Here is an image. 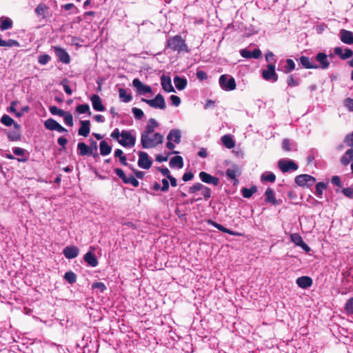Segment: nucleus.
Masks as SVG:
<instances>
[{
	"mask_svg": "<svg viewBox=\"0 0 353 353\" xmlns=\"http://www.w3.org/2000/svg\"><path fill=\"white\" fill-rule=\"evenodd\" d=\"M345 310L349 313L353 314V298H350L347 300V301L345 303Z\"/></svg>",
	"mask_w": 353,
	"mask_h": 353,
	"instance_id": "4d7b16f0",
	"label": "nucleus"
},
{
	"mask_svg": "<svg viewBox=\"0 0 353 353\" xmlns=\"http://www.w3.org/2000/svg\"><path fill=\"white\" fill-rule=\"evenodd\" d=\"M132 85L137 88L140 94L150 93L152 92L150 86L143 84L139 79H134L132 81Z\"/></svg>",
	"mask_w": 353,
	"mask_h": 353,
	"instance_id": "2eb2a0df",
	"label": "nucleus"
},
{
	"mask_svg": "<svg viewBox=\"0 0 353 353\" xmlns=\"http://www.w3.org/2000/svg\"><path fill=\"white\" fill-rule=\"evenodd\" d=\"M120 140L119 143L123 147H132L135 145L136 137L132 134L130 131L123 130L121 132Z\"/></svg>",
	"mask_w": 353,
	"mask_h": 353,
	"instance_id": "423d86ee",
	"label": "nucleus"
},
{
	"mask_svg": "<svg viewBox=\"0 0 353 353\" xmlns=\"http://www.w3.org/2000/svg\"><path fill=\"white\" fill-rule=\"evenodd\" d=\"M257 191L256 186L254 185L252 186L250 188H243L241 190L242 195L244 198H250L254 193H255Z\"/></svg>",
	"mask_w": 353,
	"mask_h": 353,
	"instance_id": "f704fd0d",
	"label": "nucleus"
},
{
	"mask_svg": "<svg viewBox=\"0 0 353 353\" xmlns=\"http://www.w3.org/2000/svg\"><path fill=\"white\" fill-rule=\"evenodd\" d=\"M196 77L198 79L203 81L208 78L207 74L203 70H199L196 72Z\"/></svg>",
	"mask_w": 353,
	"mask_h": 353,
	"instance_id": "69168bd1",
	"label": "nucleus"
},
{
	"mask_svg": "<svg viewBox=\"0 0 353 353\" xmlns=\"http://www.w3.org/2000/svg\"><path fill=\"white\" fill-rule=\"evenodd\" d=\"M263 78L267 81L272 80L276 81L278 80V75L275 72V66L273 64H268L267 69L262 71Z\"/></svg>",
	"mask_w": 353,
	"mask_h": 353,
	"instance_id": "9b49d317",
	"label": "nucleus"
},
{
	"mask_svg": "<svg viewBox=\"0 0 353 353\" xmlns=\"http://www.w3.org/2000/svg\"><path fill=\"white\" fill-rule=\"evenodd\" d=\"M344 105L348 109L349 111L353 112V99L346 98L344 100Z\"/></svg>",
	"mask_w": 353,
	"mask_h": 353,
	"instance_id": "864d4df0",
	"label": "nucleus"
},
{
	"mask_svg": "<svg viewBox=\"0 0 353 353\" xmlns=\"http://www.w3.org/2000/svg\"><path fill=\"white\" fill-rule=\"evenodd\" d=\"M226 174L227 176L232 179H235L236 180V171L234 169H228L227 171H226Z\"/></svg>",
	"mask_w": 353,
	"mask_h": 353,
	"instance_id": "338daca9",
	"label": "nucleus"
},
{
	"mask_svg": "<svg viewBox=\"0 0 353 353\" xmlns=\"http://www.w3.org/2000/svg\"><path fill=\"white\" fill-rule=\"evenodd\" d=\"M341 41L346 44L353 43V33L351 31L342 29L339 32Z\"/></svg>",
	"mask_w": 353,
	"mask_h": 353,
	"instance_id": "a211bd4d",
	"label": "nucleus"
},
{
	"mask_svg": "<svg viewBox=\"0 0 353 353\" xmlns=\"http://www.w3.org/2000/svg\"><path fill=\"white\" fill-rule=\"evenodd\" d=\"M353 160V149L347 150L341 159L343 165H347Z\"/></svg>",
	"mask_w": 353,
	"mask_h": 353,
	"instance_id": "c756f323",
	"label": "nucleus"
},
{
	"mask_svg": "<svg viewBox=\"0 0 353 353\" xmlns=\"http://www.w3.org/2000/svg\"><path fill=\"white\" fill-rule=\"evenodd\" d=\"M168 46L173 51L179 52L181 51L188 52V48L185 41L179 35L170 38L168 41Z\"/></svg>",
	"mask_w": 353,
	"mask_h": 353,
	"instance_id": "7ed1b4c3",
	"label": "nucleus"
},
{
	"mask_svg": "<svg viewBox=\"0 0 353 353\" xmlns=\"http://www.w3.org/2000/svg\"><path fill=\"white\" fill-rule=\"evenodd\" d=\"M209 223H210L212 225H213L214 228H216V229H218L219 230L223 232H225V233H228V234H230L231 235H233V236H239L240 234L238 233V232H236L234 231H232V230H230L226 228H225L224 226H223L222 225L219 224V223H217L213 221H208Z\"/></svg>",
	"mask_w": 353,
	"mask_h": 353,
	"instance_id": "bb28decb",
	"label": "nucleus"
},
{
	"mask_svg": "<svg viewBox=\"0 0 353 353\" xmlns=\"http://www.w3.org/2000/svg\"><path fill=\"white\" fill-rule=\"evenodd\" d=\"M240 54L243 58L252 59V52L250 50L243 49L240 51Z\"/></svg>",
	"mask_w": 353,
	"mask_h": 353,
	"instance_id": "0e129e2a",
	"label": "nucleus"
},
{
	"mask_svg": "<svg viewBox=\"0 0 353 353\" xmlns=\"http://www.w3.org/2000/svg\"><path fill=\"white\" fill-rule=\"evenodd\" d=\"M344 142L346 143L348 146L353 147V132L345 136Z\"/></svg>",
	"mask_w": 353,
	"mask_h": 353,
	"instance_id": "13d9d810",
	"label": "nucleus"
},
{
	"mask_svg": "<svg viewBox=\"0 0 353 353\" xmlns=\"http://www.w3.org/2000/svg\"><path fill=\"white\" fill-rule=\"evenodd\" d=\"M132 112L137 119H142L144 114L143 112L138 108H133Z\"/></svg>",
	"mask_w": 353,
	"mask_h": 353,
	"instance_id": "8fccbe9b",
	"label": "nucleus"
},
{
	"mask_svg": "<svg viewBox=\"0 0 353 353\" xmlns=\"http://www.w3.org/2000/svg\"><path fill=\"white\" fill-rule=\"evenodd\" d=\"M92 107L96 111L102 112L105 110V107L102 104V101L99 96L94 94L90 97Z\"/></svg>",
	"mask_w": 353,
	"mask_h": 353,
	"instance_id": "aec40b11",
	"label": "nucleus"
},
{
	"mask_svg": "<svg viewBox=\"0 0 353 353\" xmlns=\"http://www.w3.org/2000/svg\"><path fill=\"white\" fill-rule=\"evenodd\" d=\"M164 137L159 132L152 134L151 136L141 137V144L143 148H154L163 143Z\"/></svg>",
	"mask_w": 353,
	"mask_h": 353,
	"instance_id": "f257e3e1",
	"label": "nucleus"
},
{
	"mask_svg": "<svg viewBox=\"0 0 353 353\" xmlns=\"http://www.w3.org/2000/svg\"><path fill=\"white\" fill-rule=\"evenodd\" d=\"M181 132L179 129H173L171 130L168 134L167 135V143H166V147L169 149L172 150L170 154H179L178 151L174 150L175 145L174 144L176 143L179 144L181 142Z\"/></svg>",
	"mask_w": 353,
	"mask_h": 353,
	"instance_id": "f03ea898",
	"label": "nucleus"
},
{
	"mask_svg": "<svg viewBox=\"0 0 353 353\" xmlns=\"http://www.w3.org/2000/svg\"><path fill=\"white\" fill-rule=\"evenodd\" d=\"M90 141H91V144H90V146L89 147V148H90V154H92L93 152H97L98 145H97V141L92 140V139L90 140Z\"/></svg>",
	"mask_w": 353,
	"mask_h": 353,
	"instance_id": "774afa93",
	"label": "nucleus"
},
{
	"mask_svg": "<svg viewBox=\"0 0 353 353\" xmlns=\"http://www.w3.org/2000/svg\"><path fill=\"white\" fill-rule=\"evenodd\" d=\"M14 129L8 133V139L12 141H16L21 138L20 125L14 123Z\"/></svg>",
	"mask_w": 353,
	"mask_h": 353,
	"instance_id": "5701e85b",
	"label": "nucleus"
},
{
	"mask_svg": "<svg viewBox=\"0 0 353 353\" xmlns=\"http://www.w3.org/2000/svg\"><path fill=\"white\" fill-rule=\"evenodd\" d=\"M161 83L163 89L167 92H174V87L172 85L171 79L170 77L163 75L161 77Z\"/></svg>",
	"mask_w": 353,
	"mask_h": 353,
	"instance_id": "6ab92c4d",
	"label": "nucleus"
},
{
	"mask_svg": "<svg viewBox=\"0 0 353 353\" xmlns=\"http://www.w3.org/2000/svg\"><path fill=\"white\" fill-rule=\"evenodd\" d=\"M287 65L285 67V72L290 73L295 69V63L292 59H288L286 60Z\"/></svg>",
	"mask_w": 353,
	"mask_h": 353,
	"instance_id": "79ce46f5",
	"label": "nucleus"
},
{
	"mask_svg": "<svg viewBox=\"0 0 353 353\" xmlns=\"http://www.w3.org/2000/svg\"><path fill=\"white\" fill-rule=\"evenodd\" d=\"M119 98L122 100V101L128 103L131 101L132 96L130 94H128L125 89L120 88L119 90Z\"/></svg>",
	"mask_w": 353,
	"mask_h": 353,
	"instance_id": "58836bf2",
	"label": "nucleus"
},
{
	"mask_svg": "<svg viewBox=\"0 0 353 353\" xmlns=\"http://www.w3.org/2000/svg\"><path fill=\"white\" fill-rule=\"evenodd\" d=\"M0 46L1 47H19V43L17 41L14 39H8L7 41L2 39L0 37Z\"/></svg>",
	"mask_w": 353,
	"mask_h": 353,
	"instance_id": "72a5a7b5",
	"label": "nucleus"
},
{
	"mask_svg": "<svg viewBox=\"0 0 353 353\" xmlns=\"http://www.w3.org/2000/svg\"><path fill=\"white\" fill-rule=\"evenodd\" d=\"M92 288L93 289L99 290L101 292H103V291H105L106 290L105 285H104L103 283H101V282L94 283L92 285Z\"/></svg>",
	"mask_w": 353,
	"mask_h": 353,
	"instance_id": "5fc2aeb1",
	"label": "nucleus"
},
{
	"mask_svg": "<svg viewBox=\"0 0 353 353\" xmlns=\"http://www.w3.org/2000/svg\"><path fill=\"white\" fill-rule=\"evenodd\" d=\"M174 83L175 85V87L179 90H183L187 86L188 81H187V79L185 78H182L179 76H176L174 78Z\"/></svg>",
	"mask_w": 353,
	"mask_h": 353,
	"instance_id": "cd10ccee",
	"label": "nucleus"
},
{
	"mask_svg": "<svg viewBox=\"0 0 353 353\" xmlns=\"http://www.w3.org/2000/svg\"><path fill=\"white\" fill-rule=\"evenodd\" d=\"M50 111L54 115H59L61 117L64 115V111L58 108L57 106L50 107Z\"/></svg>",
	"mask_w": 353,
	"mask_h": 353,
	"instance_id": "603ef678",
	"label": "nucleus"
},
{
	"mask_svg": "<svg viewBox=\"0 0 353 353\" xmlns=\"http://www.w3.org/2000/svg\"><path fill=\"white\" fill-rule=\"evenodd\" d=\"M327 188V184L323 182H319L316 185V195L319 198L322 197L323 192Z\"/></svg>",
	"mask_w": 353,
	"mask_h": 353,
	"instance_id": "e433bc0d",
	"label": "nucleus"
},
{
	"mask_svg": "<svg viewBox=\"0 0 353 353\" xmlns=\"http://www.w3.org/2000/svg\"><path fill=\"white\" fill-rule=\"evenodd\" d=\"M90 121H81V127L78 130L80 136L88 137L90 133Z\"/></svg>",
	"mask_w": 353,
	"mask_h": 353,
	"instance_id": "4be33fe9",
	"label": "nucleus"
},
{
	"mask_svg": "<svg viewBox=\"0 0 353 353\" xmlns=\"http://www.w3.org/2000/svg\"><path fill=\"white\" fill-rule=\"evenodd\" d=\"M141 101L154 108L164 110L166 108L165 101L161 94H158L153 99H145L143 98Z\"/></svg>",
	"mask_w": 353,
	"mask_h": 353,
	"instance_id": "39448f33",
	"label": "nucleus"
},
{
	"mask_svg": "<svg viewBox=\"0 0 353 353\" xmlns=\"http://www.w3.org/2000/svg\"><path fill=\"white\" fill-rule=\"evenodd\" d=\"M46 128H48L50 130H56L60 133L67 132L65 128H64L58 122L52 119H48L46 121Z\"/></svg>",
	"mask_w": 353,
	"mask_h": 353,
	"instance_id": "4468645a",
	"label": "nucleus"
},
{
	"mask_svg": "<svg viewBox=\"0 0 353 353\" xmlns=\"http://www.w3.org/2000/svg\"><path fill=\"white\" fill-rule=\"evenodd\" d=\"M100 154L102 156H105L111 152L112 148L105 141H102L100 143Z\"/></svg>",
	"mask_w": 353,
	"mask_h": 353,
	"instance_id": "473e14b6",
	"label": "nucleus"
},
{
	"mask_svg": "<svg viewBox=\"0 0 353 353\" xmlns=\"http://www.w3.org/2000/svg\"><path fill=\"white\" fill-rule=\"evenodd\" d=\"M54 52L56 54V56L59 59L60 61H61L63 63H69L70 59L68 53L64 50L61 48L55 47L54 48Z\"/></svg>",
	"mask_w": 353,
	"mask_h": 353,
	"instance_id": "dca6fc26",
	"label": "nucleus"
},
{
	"mask_svg": "<svg viewBox=\"0 0 353 353\" xmlns=\"http://www.w3.org/2000/svg\"><path fill=\"white\" fill-rule=\"evenodd\" d=\"M1 122L6 126H11L12 124L14 125V120L8 115L4 114L1 119Z\"/></svg>",
	"mask_w": 353,
	"mask_h": 353,
	"instance_id": "a19ab883",
	"label": "nucleus"
},
{
	"mask_svg": "<svg viewBox=\"0 0 353 353\" xmlns=\"http://www.w3.org/2000/svg\"><path fill=\"white\" fill-rule=\"evenodd\" d=\"M154 130H155L154 128L151 127L148 125H146L145 130L141 133V137H145L148 136H151L152 134L155 133Z\"/></svg>",
	"mask_w": 353,
	"mask_h": 353,
	"instance_id": "c03bdc74",
	"label": "nucleus"
},
{
	"mask_svg": "<svg viewBox=\"0 0 353 353\" xmlns=\"http://www.w3.org/2000/svg\"><path fill=\"white\" fill-rule=\"evenodd\" d=\"M302 65L307 69H316V65L313 63L311 59L305 56H302L299 59Z\"/></svg>",
	"mask_w": 353,
	"mask_h": 353,
	"instance_id": "c85d7f7f",
	"label": "nucleus"
},
{
	"mask_svg": "<svg viewBox=\"0 0 353 353\" xmlns=\"http://www.w3.org/2000/svg\"><path fill=\"white\" fill-rule=\"evenodd\" d=\"M77 111L79 114H85L88 112L89 114H91L90 112V106L88 104H81L77 107Z\"/></svg>",
	"mask_w": 353,
	"mask_h": 353,
	"instance_id": "37998d69",
	"label": "nucleus"
},
{
	"mask_svg": "<svg viewBox=\"0 0 353 353\" xmlns=\"http://www.w3.org/2000/svg\"><path fill=\"white\" fill-rule=\"evenodd\" d=\"M1 20V24L0 26V30L4 31L8 30L12 26V21L9 18H0Z\"/></svg>",
	"mask_w": 353,
	"mask_h": 353,
	"instance_id": "c9c22d12",
	"label": "nucleus"
},
{
	"mask_svg": "<svg viewBox=\"0 0 353 353\" xmlns=\"http://www.w3.org/2000/svg\"><path fill=\"white\" fill-rule=\"evenodd\" d=\"M342 192L347 197L350 198V199L353 198V188H343L342 190Z\"/></svg>",
	"mask_w": 353,
	"mask_h": 353,
	"instance_id": "052dcab7",
	"label": "nucleus"
},
{
	"mask_svg": "<svg viewBox=\"0 0 353 353\" xmlns=\"http://www.w3.org/2000/svg\"><path fill=\"white\" fill-rule=\"evenodd\" d=\"M201 194L204 197L205 200H208V199H210L211 197V191L209 188L203 185L202 190H201Z\"/></svg>",
	"mask_w": 353,
	"mask_h": 353,
	"instance_id": "3c124183",
	"label": "nucleus"
},
{
	"mask_svg": "<svg viewBox=\"0 0 353 353\" xmlns=\"http://www.w3.org/2000/svg\"><path fill=\"white\" fill-rule=\"evenodd\" d=\"M219 82L221 88L226 91L234 90L236 86L235 79L227 74H222L219 77Z\"/></svg>",
	"mask_w": 353,
	"mask_h": 353,
	"instance_id": "20e7f679",
	"label": "nucleus"
},
{
	"mask_svg": "<svg viewBox=\"0 0 353 353\" xmlns=\"http://www.w3.org/2000/svg\"><path fill=\"white\" fill-rule=\"evenodd\" d=\"M79 250L76 246H67L63 250L65 257L68 259L76 258L79 254Z\"/></svg>",
	"mask_w": 353,
	"mask_h": 353,
	"instance_id": "f3484780",
	"label": "nucleus"
},
{
	"mask_svg": "<svg viewBox=\"0 0 353 353\" xmlns=\"http://www.w3.org/2000/svg\"><path fill=\"white\" fill-rule=\"evenodd\" d=\"M315 182L316 179L309 174H300L295 178V183L301 187L309 188Z\"/></svg>",
	"mask_w": 353,
	"mask_h": 353,
	"instance_id": "0eeeda50",
	"label": "nucleus"
},
{
	"mask_svg": "<svg viewBox=\"0 0 353 353\" xmlns=\"http://www.w3.org/2000/svg\"><path fill=\"white\" fill-rule=\"evenodd\" d=\"M68 81L66 79H64L61 83L63 85L64 91L65 93L68 95H71L72 93V89L70 88V86L67 84Z\"/></svg>",
	"mask_w": 353,
	"mask_h": 353,
	"instance_id": "680f3d73",
	"label": "nucleus"
},
{
	"mask_svg": "<svg viewBox=\"0 0 353 353\" xmlns=\"http://www.w3.org/2000/svg\"><path fill=\"white\" fill-rule=\"evenodd\" d=\"M84 261L91 267H96L98 265V261L92 252H87L83 256Z\"/></svg>",
	"mask_w": 353,
	"mask_h": 353,
	"instance_id": "393cba45",
	"label": "nucleus"
},
{
	"mask_svg": "<svg viewBox=\"0 0 353 353\" xmlns=\"http://www.w3.org/2000/svg\"><path fill=\"white\" fill-rule=\"evenodd\" d=\"M64 279L70 284H73L77 281V276L76 274L72 272L69 271L65 272L64 274Z\"/></svg>",
	"mask_w": 353,
	"mask_h": 353,
	"instance_id": "ea45409f",
	"label": "nucleus"
},
{
	"mask_svg": "<svg viewBox=\"0 0 353 353\" xmlns=\"http://www.w3.org/2000/svg\"><path fill=\"white\" fill-rule=\"evenodd\" d=\"M138 155V165L143 169H149L152 165V161L150 159L148 154L145 152L140 151Z\"/></svg>",
	"mask_w": 353,
	"mask_h": 353,
	"instance_id": "9d476101",
	"label": "nucleus"
},
{
	"mask_svg": "<svg viewBox=\"0 0 353 353\" xmlns=\"http://www.w3.org/2000/svg\"><path fill=\"white\" fill-rule=\"evenodd\" d=\"M115 173L117 175L123 180V182H125V180L126 179L127 176H125L124 172L121 168H116L114 170Z\"/></svg>",
	"mask_w": 353,
	"mask_h": 353,
	"instance_id": "e2e57ef3",
	"label": "nucleus"
},
{
	"mask_svg": "<svg viewBox=\"0 0 353 353\" xmlns=\"http://www.w3.org/2000/svg\"><path fill=\"white\" fill-rule=\"evenodd\" d=\"M261 179L262 181H270L273 183L276 180V176L272 172H265L261 175Z\"/></svg>",
	"mask_w": 353,
	"mask_h": 353,
	"instance_id": "4c0bfd02",
	"label": "nucleus"
},
{
	"mask_svg": "<svg viewBox=\"0 0 353 353\" xmlns=\"http://www.w3.org/2000/svg\"><path fill=\"white\" fill-rule=\"evenodd\" d=\"M200 179L205 183L212 184L215 186L218 185L219 179L218 177L213 176L205 172H201L199 173Z\"/></svg>",
	"mask_w": 353,
	"mask_h": 353,
	"instance_id": "ddd939ff",
	"label": "nucleus"
},
{
	"mask_svg": "<svg viewBox=\"0 0 353 353\" xmlns=\"http://www.w3.org/2000/svg\"><path fill=\"white\" fill-rule=\"evenodd\" d=\"M170 166L172 168L181 169L183 167V160L181 156H175L170 161Z\"/></svg>",
	"mask_w": 353,
	"mask_h": 353,
	"instance_id": "a878e982",
	"label": "nucleus"
},
{
	"mask_svg": "<svg viewBox=\"0 0 353 353\" xmlns=\"http://www.w3.org/2000/svg\"><path fill=\"white\" fill-rule=\"evenodd\" d=\"M287 83L290 87H295L299 85V81L297 79H294L292 75L288 77Z\"/></svg>",
	"mask_w": 353,
	"mask_h": 353,
	"instance_id": "6e6d98bb",
	"label": "nucleus"
},
{
	"mask_svg": "<svg viewBox=\"0 0 353 353\" xmlns=\"http://www.w3.org/2000/svg\"><path fill=\"white\" fill-rule=\"evenodd\" d=\"M124 183L126 184H131L135 188L138 187L139 185V182L138 181V180L135 179L134 176L132 175L127 176Z\"/></svg>",
	"mask_w": 353,
	"mask_h": 353,
	"instance_id": "a18cd8bd",
	"label": "nucleus"
},
{
	"mask_svg": "<svg viewBox=\"0 0 353 353\" xmlns=\"http://www.w3.org/2000/svg\"><path fill=\"white\" fill-rule=\"evenodd\" d=\"M278 166L283 172L295 171L298 169V165L291 160L281 159L279 161Z\"/></svg>",
	"mask_w": 353,
	"mask_h": 353,
	"instance_id": "1a4fd4ad",
	"label": "nucleus"
},
{
	"mask_svg": "<svg viewBox=\"0 0 353 353\" xmlns=\"http://www.w3.org/2000/svg\"><path fill=\"white\" fill-rule=\"evenodd\" d=\"M223 144L228 149L234 148L235 143L230 134H225L221 137Z\"/></svg>",
	"mask_w": 353,
	"mask_h": 353,
	"instance_id": "7c9ffc66",
	"label": "nucleus"
},
{
	"mask_svg": "<svg viewBox=\"0 0 353 353\" xmlns=\"http://www.w3.org/2000/svg\"><path fill=\"white\" fill-rule=\"evenodd\" d=\"M203 185L201 183H196L189 188L190 193H196V192L202 190Z\"/></svg>",
	"mask_w": 353,
	"mask_h": 353,
	"instance_id": "de8ad7c7",
	"label": "nucleus"
},
{
	"mask_svg": "<svg viewBox=\"0 0 353 353\" xmlns=\"http://www.w3.org/2000/svg\"><path fill=\"white\" fill-rule=\"evenodd\" d=\"M291 145H292V144L291 143L290 141L288 139H284L283 140L282 148L284 150H285L287 152L291 151L292 150L291 148Z\"/></svg>",
	"mask_w": 353,
	"mask_h": 353,
	"instance_id": "09e8293b",
	"label": "nucleus"
},
{
	"mask_svg": "<svg viewBox=\"0 0 353 353\" xmlns=\"http://www.w3.org/2000/svg\"><path fill=\"white\" fill-rule=\"evenodd\" d=\"M61 117H63L64 122L66 125L69 126L73 125V117L70 113L64 112V115H62Z\"/></svg>",
	"mask_w": 353,
	"mask_h": 353,
	"instance_id": "49530a36",
	"label": "nucleus"
},
{
	"mask_svg": "<svg viewBox=\"0 0 353 353\" xmlns=\"http://www.w3.org/2000/svg\"><path fill=\"white\" fill-rule=\"evenodd\" d=\"M327 57V55L324 52H319L316 54L314 59L318 62V64H315L316 69L326 70L329 68L330 62Z\"/></svg>",
	"mask_w": 353,
	"mask_h": 353,
	"instance_id": "6e6552de",
	"label": "nucleus"
},
{
	"mask_svg": "<svg viewBox=\"0 0 353 353\" xmlns=\"http://www.w3.org/2000/svg\"><path fill=\"white\" fill-rule=\"evenodd\" d=\"M170 99L174 106H179L181 103V99L176 95H171Z\"/></svg>",
	"mask_w": 353,
	"mask_h": 353,
	"instance_id": "bf43d9fd",
	"label": "nucleus"
},
{
	"mask_svg": "<svg viewBox=\"0 0 353 353\" xmlns=\"http://www.w3.org/2000/svg\"><path fill=\"white\" fill-rule=\"evenodd\" d=\"M290 239L296 245L301 247L305 252H309L310 251V248L303 241L299 234H292Z\"/></svg>",
	"mask_w": 353,
	"mask_h": 353,
	"instance_id": "f8f14e48",
	"label": "nucleus"
},
{
	"mask_svg": "<svg viewBox=\"0 0 353 353\" xmlns=\"http://www.w3.org/2000/svg\"><path fill=\"white\" fill-rule=\"evenodd\" d=\"M77 150H79V154L81 156H85V155L91 154L89 146H88L83 142H80L78 143Z\"/></svg>",
	"mask_w": 353,
	"mask_h": 353,
	"instance_id": "2f4dec72",
	"label": "nucleus"
},
{
	"mask_svg": "<svg viewBox=\"0 0 353 353\" xmlns=\"http://www.w3.org/2000/svg\"><path fill=\"white\" fill-rule=\"evenodd\" d=\"M296 284L301 288H307L312 285V280L309 276H301L296 279Z\"/></svg>",
	"mask_w": 353,
	"mask_h": 353,
	"instance_id": "412c9836",
	"label": "nucleus"
},
{
	"mask_svg": "<svg viewBox=\"0 0 353 353\" xmlns=\"http://www.w3.org/2000/svg\"><path fill=\"white\" fill-rule=\"evenodd\" d=\"M265 201L270 203L274 205L279 204L278 201L275 199L274 193L272 189L268 188L265 192Z\"/></svg>",
	"mask_w": 353,
	"mask_h": 353,
	"instance_id": "b1692460",
	"label": "nucleus"
}]
</instances>
